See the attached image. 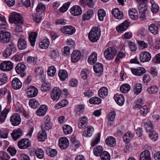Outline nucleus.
I'll return each instance as SVG.
<instances>
[{"mask_svg": "<svg viewBox=\"0 0 160 160\" xmlns=\"http://www.w3.org/2000/svg\"><path fill=\"white\" fill-rule=\"evenodd\" d=\"M101 30L97 27H93L88 34L89 40L92 42H96L99 39L101 36Z\"/></svg>", "mask_w": 160, "mask_h": 160, "instance_id": "f257e3e1", "label": "nucleus"}, {"mask_svg": "<svg viewBox=\"0 0 160 160\" xmlns=\"http://www.w3.org/2000/svg\"><path fill=\"white\" fill-rule=\"evenodd\" d=\"M117 53V51L116 49L113 47H110L105 50L104 52L103 55L106 59L110 60L113 59Z\"/></svg>", "mask_w": 160, "mask_h": 160, "instance_id": "f03ea898", "label": "nucleus"}, {"mask_svg": "<svg viewBox=\"0 0 160 160\" xmlns=\"http://www.w3.org/2000/svg\"><path fill=\"white\" fill-rule=\"evenodd\" d=\"M16 51V48L15 45L13 43L9 44L3 52V56L5 58H7Z\"/></svg>", "mask_w": 160, "mask_h": 160, "instance_id": "7ed1b4c3", "label": "nucleus"}, {"mask_svg": "<svg viewBox=\"0 0 160 160\" xmlns=\"http://www.w3.org/2000/svg\"><path fill=\"white\" fill-rule=\"evenodd\" d=\"M138 3L137 7L140 12L148 11V2L147 0H136Z\"/></svg>", "mask_w": 160, "mask_h": 160, "instance_id": "20e7f679", "label": "nucleus"}, {"mask_svg": "<svg viewBox=\"0 0 160 160\" xmlns=\"http://www.w3.org/2000/svg\"><path fill=\"white\" fill-rule=\"evenodd\" d=\"M10 20L12 22L15 24H22L23 22V19L22 16L18 13L13 12L11 14Z\"/></svg>", "mask_w": 160, "mask_h": 160, "instance_id": "39448f33", "label": "nucleus"}, {"mask_svg": "<svg viewBox=\"0 0 160 160\" xmlns=\"http://www.w3.org/2000/svg\"><path fill=\"white\" fill-rule=\"evenodd\" d=\"M13 67V63L9 61H4L0 64V69L4 72L10 71Z\"/></svg>", "mask_w": 160, "mask_h": 160, "instance_id": "423d86ee", "label": "nucleus"}, {"mask_svg": "<svg viewBox=\"0 0 160 160\" xmlns=\"http://www.w3.org/2000/svg\"><path fill=\"white\" fill-rule=\"evenodd\" d=\"M11 39V35L8 32L2 31L0 33V41L3 43H8Z\"/></svg>", "mask_w": 160, "mask_h": 160, "instance_id": "0eeeda50", "label": "nucleus"}, {"mask_svg": "<svg viewBox=\"0 0 160 160\" xmlns=\"http://www.w3.org/2000/svg\"><path fill=\"white\" fill-rule=\"evenodd\" d=\"M61 91L58 87H55L52 89L51 94V98L54 101H57L60 97Z\"/></svg>", "mask_w": 160, "mask_h": 160, "instance_id": "6e6552de", "label": "nucleus"}, {"mask_svg": "<svg viewBox=\"0 0 160 160\" xmlns=\"http://www.w3.org/2000/svg\"><path fill=\"white\" fill-rule=\"evenodd\" d=\"M139 57L140 61L142 62H145L149 61L151 58V54L148 52L143 51L139 54Z\"/></svg>", "mask_w": 160, "mask_h": 160, "instance_id": "1a4fd4ad", "label": "nucleus"}, {"mask_svg": "<svg viewBox=\"0 0 160 160\" xmlns=\"http://www.w3.org/2000/svg\"><path fill=\"white\" fill-rule=\"evenodd\" d=\"M31 144V142L28 139L23 138L18 142V146L20 149H25L28 148Z\"/></svg>", "mask_w": 160, "mask_h": 160, "instance_id": "9d476101", "label": "nucleus"}, {"mask_svg": "<svg viewBox=\"0 0 160 160\" xmlns=\"http://www.w3.org/2000/svg\"><path fill=\"white\" fill-rule=\"evenodd\" d=\"M58 145L60 148L66 149L69 146V140L66 137L60 138L58 140Z\"/></svg>", "mask_w": 160, "mask_h": 160, "instance_id": "9b49d317", "label": "nucleus"}, {"mask_svg": "<svg viewBox=\"0 0 160 160\" xmlns=\"http://www.w3.org/2000/svg\"><path fill=\"white\" fill-rule=\"evenodd\" d=\"M130 24L128 21L126 20L116 27V29L118 32L122 33L127 29Z\"/></svg>", "mask_w": 160, "mask_h": 160, "instance_id": "f8f14e48", "label": "nucleus"}, {"mask_svg": "<svg viewBox=\"0 0 160 160\" xmlns=\"http://www.w3.org/2000/svg\"><path fill=\"white\" fill-rule=\"evenodd\" d=\"M61 31L65 34L72 35L75 33L76 31L75 28L71 26H63L60 29Z\"/></svg>", "mask_w": 160, "mask_h": 160, "instance_id": "ddd939ff", "label": "nucleus"}, {"mask_svg": "<svg viewBox=\"0 0 160 160\" xmlns=\"http://www.w3.org/2000/svg\"><path fill=\"white\" fill-rule=\"evenodd\" d=\"M26 69V66L21 62L18 63L15 68L17 73L18 74H22L23 76H25L26 74L25 72Z\"/></svg>", "mask_w": 160, "mask_h": 160, "instance_id": "4468645a", "label": "nucleus"}, {"mask_svg": "<svg viewBox=\"0 0 160 160\" xmlns=\"http://www.w3.org/2000/svg\"><path fill=\"white\" fill-rule=\"evenodd\" d=\"M71 14L74 16L80 15L82 12L81 7L78 5H74L70 9Z\"/></svg>", "mask_w": 160, "mask_h": 160, "instance_id": "2eb2a0df", "label": "nucleus"}, {"mask_svg": "<svg viewBox=\"0 0 160 160\" xmlns=\"http://www.w3.org/2000/svg\"><path fill=\"white\" fill-rule=\"evenodd\" d=\"M27 93L29 97H34L37 95L38 91L36 87L34 86H31L27 88Z\"/></svg>", "mask_w": 160, "mask_h": 160, "instance_id": "dca6fc26", "label": "nucleus"}, {"mask_svg": "<svg viewBox=\"0 0 160 160\" xmlns=\"http://www.w3.org/2000/svg\"><path fill=\"white\" fill-rule=\"evenodd\" d=\"M126 56L125 52L124 50L119 51L114 61L113 62L114 64L118 65L121 62V60L124 58Z\"/></svg>", "mask_w": 160, "mask_h": 160, "instance_id": "f3484780", "label": "nucleus"}, {"mask_svg": "<svg viewBox=\"0 0 160 160\" xmlns=\"http://www.w3.org/2000/svg\"><path fill=\"white\" fill-rule=\"evenodd\" d=\"M111 13L116 19H120L123 17V12L118 8L112 9Z\"/></svg>", "mask_w": 160, "mask_h": 160, "instance_id": "a211bd4d", "label": "nucleus"}, {"mask_svg": "<svg viewBox=\"0 0 160 160\" xmlns=\"http://www.w3.org/2000/svg\"><path fill=\"white\" fill-rule=\"evenodd\" d=\"M10 121L13 126L19 125L21 122V119L19 115L18 114H13L10 117Z\"/></svg>", "mask_w": 160, "mask_h": 160, "instance_id": "6ab92c4d", "label": "nucleus"}, {"mask_svg": "<svg viewBox=\"0 0 160 160\" xmlns=\"http://www.w3.org/2000/svg\"><path fill=\"white\" fill-rule=\"evenodd\" d=\"M81 56V53L80 51H74L71 55V62L73 63L78 62L80 59Z\"/></svg>", "mask_w": 160, "mask_h": 160, "instance_id": "aec40b11", "label": "nucleus"}, {"mask_svg": "<svg viewBox=\"0 0 160 160\" xmlns=\"http://www.w3.org/2000/svg\"><path fill=\"white\" fill-rule=\"evenodd\" d=\"M114 98L116 102L119 105L122 106L124 104L125 99L122 95L118 93L114 95Z\"/></svg>", "mask_w": 160, "mask_h": 160, "instance_id": "412c9836", "label": "nucleus"}, {"mask_svg": "<svg viewBox=\"0 0 160 160\" xmlns=\"http://www.w3.org/2000/svg\"><path fill=\"white\" fill-rule=\"evenodd\" d=\"M132 73L137 76H141L146 72L145 69L142 67H139L137 68H132L131 69Z\"/></svg>", "mask_w": 160, "mask_h": 160, "instance_id": "4be33fe9", "label": "nucleus"}, {"mask_svg": "<svg viewBox=\"0 0 160 160\" xmlns=\"http://www.w3.org/2000/svg\"><path fill=\"white\" fill-rule=\"evenodd\" d=\"M47 110V107L45 105H42L36 111V113L38 116H43L45 115Z\"/></svg>", "mask_w": 160, "mask_h": 160, "instance_id": "5701e85b", "label": "nucleus"}, {"mask_svg": "<svg viewBox=\"0 0 160 160\" xmlns=\"http://www.w3.org/2000/svg\"><path fill=\"white\" fill-rule=\"evenodd\" d=\"M12 84L13 88L15 90L20 88L22 85V82L17 78H13L12 82Z\"/></svg>", "mask_w": 160, "mask_h": 160, "instance_id": "b1692460", "label": "nucleus"}, {"mask_svg": "<svg viewBox=\"0 0 160 160\" xmlns=\"http://www.w3.org/2000/svg\"><path fill=\"white\" fill-rule=\"evenodd\" d=\"M151 158L150 152L145 150L141 153L139 160H151Z\"/></svg>", "mask_w": 160, "mask_h": 160, "instance_id": "393cba45", "label": "nucleus"}, {"mask_svg": "<svg viewBox=\"0 0 160 160\" xmlns=\"http://www.w3.org/2000/svg\"><path fill=\"white\" fill-rule=\"evenodd\" d=\"M105 143L108 146L111 147H114L116 144V139L112 136L108 137L105 140Z\"/></svg>", "mask_w": 160, "mask_h": 160, "instance_id": "a878e982", "label": "nucleus"}, {"mask_svg": "<svg viewBox=\"0 0 160 160\" xmlns=\"http://www.w3.org/2000/svg\"><path fill=\"white\" fill-rule=\"evenodd\" d=\"M34 72L36 77L43 78L45 75L44 69L41 67H38L35 69Z\"/></svg>", "mask_w": 160, "mask_h": 160, "instance_id": "bb28decb", "label": "nucleus"}, {"mask_svg": "<svg viewBox=\"0 0 160 160\" xmlns=\"http://www.w3.org/2000/svg\"><path fill=\"white\" fill-rule=\"evenodd\" d=\"M98 94L100 98H105L108 95V88L105 87H101L98 91Z\"/></svg>", "mask_w": 160, "mask_h": 160, "instance_id": "cd10ccee", "label": "nucleus"}, {"mask_svg": "<svg viewBox=\"0 0 160 160\" xmlns=\"http://www.w3.org/2000/svg\"><path fill=\"white\" fill-rule=\"evenodd\" d=\"M116 116V113L114 111L110 112L108 115V125L109 126L113 125L114 119Z\"/></svg>", "mask_w": 160, "mask_h": 160, "instance_id": "c85d7f7f", "label": "nucleus"}, {"mask_svg": "<svg viewBox=\"0 0 160 160\" xmlns=\"http://www.w3.org/2000/svg\"><path fill=\"white\" fill-rule=\"evenodd\" d=\"M144 104L143 100L140 98L134 102L133 107L134 109L140 110Z\"/></svg>", "mask_w": 160, "mask_h": 160, "instance_id": "c756f323", "label": "nucleus"}, {"mask_svg": "<svg viewBox=\"0 0 160 160\" xmlns=\"http://www.w3.org/2000/svg\"><path fill=\"white\" fill-rule=\"evenodd\" d=\"M18 46L19 49H25L27 46L26 40L23 38H20L18 40Z\"/></svg>", "mask_w": 160, "mask_h": 160, "instance_id": "7c9ffc66", "label": "nucleus"}, {"mask_svg": "<svg viewBox=\"0 0 160 160\" xmlns=\"http://www.w3.org/2000/svg\"><path fill=\"white\" fill-rule=\"evenodd\" d=\"M130 18L133 20H136L138 18V12L135 8H130L128 12Z\"/></svg>", "mask_w": 160, "mask_h": 160, "instance_id": "2f4dec72", "label": "nucleus"}, {"mask_svg": "<svg viewBox=\"0 0 160 160\" xmlns=\"http://www.w3.org/2000/svg\"><path fill=\"white\" fill-rule=\"evenodd\" d=\"M58 75L60 80L62 81H64L68 77V74L67 71L63 69L59 70Z\"/></svg>", "mask_w": 160, "mask_h": 160, "instance_id": "473e14b6", "label": "nucleus"}, {"mask_svg": "<svg viewBox=\"0 0 160 160\" xmlns=\"http://www.w3.org/2000/svg\"><path fill=\"white\" fill-rule=\"evenodd\" d=\"M93 14V12L92 10H88L83 14L82 20L85 21L89 20L92 18Z\"/></svg>", "mask_w": 160, "mask_h": 160, "instance_id": "72a5a7b5", "label": "nucleus"}, {"mask_svg": "<svg viewBox=\"0 0 160 160\" xmlns=\"http://www.w3.org/2000/svg\"><path fill=\"white\" fill-rule=\"evenodd\" d=\"M38 36V33L35 32H31L29 36V39L32 46H34Z\"/></svg>", "mask_w": 160, "mask_h": 160, "instance_id": "f704fd0d", "label": "nucleus"}, {"mask_svg": "<svg viewBox=\"0 0 160 160\" xmlns=\"http://www.w3.org/2000/svg\"><path fill=\"white\" fill-rule=\"evenodd\" d=\"M59 52L57 49L51 48L49 56L51 59L55 60L58 58Z\"/></svg>", "mask_w": 160, "mask_h": 160, "instance_id": "c9c22d12", "label": "nucleus"}, {"mask_svg": "<svg viewBox=\"0 0 160 160\" xmlns=\"http://www.w3.org/2000/svg\"><path fill=\"white\" fill-rule=\"evenodd\" d=\"M134 136L133 133L130 131H128L123 136V139L124 141L126 143H128L130 142L132 138Z\"/></svg>", "mask_w": 160, "mask_h": 160, "instance_id": "e433bc0d", "label": "nucleus"}, {"mask_svg": "<svg viewBox=\"0 0 160 160\" xmlns=\"http://www.w3.org/2000/svg\"><path fill=\"white\" fill-rule=\"evenodd\" d=\"M50 45V41L48 38L43 39L39 42V46L42 49H46Z\"/></svg>", "mask_w": 160, "mask_h": 160, "instance_id": "4c0bfd02", "label": "nucleus"}, {"mask_svg": "<svg viewBox=\"0 0 160 160\" xmlns=\"http://www.w3.org/2000/svg\"><path fill=\"white\" fill-rule=\"evenodd\" d=\"M97 53L95 52H93L88 57V62L90 64L92 65L97 62Z\"/></svg>", "mask_w": 160, "mask_h": 160, "instance_id": "58836bf2", "label": "nucleus"}, {"mask_svg": "<svg viewBox=\"0 0 160 160\" xmlns=\"http://www.w3.org/2000/svg\"><path fill=\"white\" fill-rule=\"evenodd\" d=\"M71 142L76 149L78 148L81 145L80 142L77 139L74 135H72L71 136Z\"/></svg>", "mask_w": 160, "mask_h": 160, "instance_id": "ea45409f", "label": "nucleus"}, {"mask_svg": "<svg viewBox=\"0 0 160 160\" xmlns=\"http://www.w3.org/2000/svg\"><path fill=\"white\" fill-rule=\"evenodd\" d=\"M51 84L48 81H45L41 86V90L43 92L49 90L51 88Z\"/></svg>", "mask_w": 160, "mask_h": 160, "instance_id": "a19ab883", "label": "nucleus"}, {"mask_svg": "<svg viewBox=\"0 0 160 160\" xmlns=\"http://www.w3.org/2000/svg\"><path fill=\"white\" fill-rule=\"evenodd\" d=\"M47 134L45 131H40L38 135L37 139L39 141L43 142L47 138Z\"/></svg>", "mask_w": 160, "mask_h": 160, "instance_id": "79ce46f5", "label": "nucleus"}, {"mask_svg": "<svg viewBox=\"0 0 160 160\" xmlns=\"http://www.w3.org/2000/svg\"><path fill=\"white\" fill-rule=\"evenodd\" d=\"M94 72L97 73L101 74L103 71V66L102 64L100 63H97L93 66Z\"/></svg>", "mask_w": 160, "mask_h": 160, "instance_id": "37998d69", "label": "nucleus"}, {"mask_svg": "<svg viewBox=\"0 0 160 160\" xmlns=\"http://www.w3.org/2000/svg\"><path fill=\"white\" fill-rule=\"evenodd\" d=\"M9 111V108H5L0 114V122L1 123L4 122L7 117L8 113Z\"/></svg>", "mask_w": 160, "mask_h": 160, "instance_id": "c03bdc74", "label": "nucleus"}, {"mask_svg": "<svg viewBox=\"0 0 160 160\" xmlns=\"http://www.w3.org/2000/svg\"><path fill=\"white\" fill-rule=\"evenodd\" d=\"M148 29L149 31L154 35H156L158 33V27L155 24H152L148 26Z\"/></svg>", "mask_w": 160, "mask_h": 160, "instance_id": "a18cd8bd", "label": "nucleus"}, {"mask_svg": "<svg viewBox=\"0 0 160 160\" xmlns=\"http://www.w3.org/2000/svg\"><path fill=\"white\" fill-rule=\"evenodd\" d=\"M131 87L130 85L127 83H124L122 85L120 88V89L121 92L123 93H126L130 90Z\"/></svg>", "mask_w": 160, "mask_h": 160, "instance_id": "49530a36", "label": "nucleus"}, {"mask_svg": "<svg viewBox=\"0 0 160 160\" xmlns=\"http://www.w3.org/2000/svg\"><path fill=\"white\" fill-rule=\"evenodd\" d=\"M140 115L143 116H145L150 111V108L149 107L145 104L139 110Z\"/></svg>", "mask_w": 160, "mask_h": 160, "instance_id": "de8ad7c7", "label": "nucleus"}, {"mask_svg": "<svg viewBox=\"0 0 160 160\" xmlns=\"http://www.w3.org/2000/svg\"><path fill=\"white\" fill-rule=\"evenodd\" d=\"M84 108V105L82 104L78 105L75 107L74 112L77 115L80 116L82 113Z\"/></svg>", "mask_w": 160, "mask_h": 160, "instance_id": "09e8293b", "label": "nucleus"}, {"mask_svg": "<svg viewBox=\"0 0 160 160\" xmlns=\"http://www.w3.org/2000/svg\"><path fill=\"white\" fill-rule=\"evenodd\" d=\"M8 76L5 73L0 74V86L6 83L8 81Z\"/></svg>", "mask_w": 160, "mask_h": 160, "instance_id": "8fccbe9b", "label": "nucleus"}, {"mask_svg": "<svg viewBox=\"0 0 160 160\" xmlns=\"http://www.w3.org/2000/svg\"><path fill=\"white\" fill-rule=\"evenodd\" d=\"M103 152V148L100 145L96 146L93 150L94 154L96 156H100Z\"/></svg>", "mask_w": 160, "mask_h": 160, "instance_id": "3c124183", "label": "nucleus"}, {"mask_svg": "<svg viewBox=\"0 0 160 160\" xmlns=\"http://www.w3.org/2000/svg\"><path fill=\"white\" fill-rule=\"evenodd\" d=\"M97 0H81V2L89 8H92L95 5Z\"/></svg>", "mask_w": 160, "mask_h": 160, "instance_id": "603ef678", "label": "nucleus"}, {"mask_svg": "<svg viewBox=\"0 0 160 160\" xmlns=\"http://www.w3.org/2000/svg\"><path fill=\"white\" fill-rule=\"evenodd\" d=\"M46 152L48 156L54 157L57 154V151L56 149H52L50 148L46 149Z\"/></svg>", "mask_w": 160, "mask_h": 160, "instance_id": "864d4df0", "label": "nucleus"}, {"mask_svg": "<svg viewBox=\"0 0 160 160\" xmlns=\"http://www.w3.org/2000/svg\"><path fill=\"white\" fill-rule=\"evenodd\" d=\"M29 104L30 107L33 109L37 108L39 105L38 101L35 98L30 99L29 102Z\"/></svg>", "mask_w": 160, "mask_h": 160, "instance_id": "5fc2aeb1", "label": "nucleus"}, {"mask_svg": "<svg viewBox=\"0 0 160 160\" xmlns=\"http://www.w3.org/2000/svg\"><path fill=\"white\" fill-rule=\"evenodd\" d=\"M22 134V131H13L11 133V136L13 139L16 141L21 136Z\"/></svg>", "mask_w": 160, "mask_h": 160, "instance_id": "6e6d98bb", "label": "nucleus"}, {"mask_svg": "<svg viewBox=\"0 0 160 160\" xmlns=\"http://www.w3.org/2000/svg\"><path fill=\"white\" fill-rule=\"evenodd\" d=\"M68 102L67 100H63L56 104L55 106V108L58 109L64 107L66 106L68 104Z\"/></svg>", "mask_w": 160, "mask_h": 160, "instance_id": "4d7b16f0", "label": "nucleus"}, {"mask_svg": "<svg viewBox=\"0 0 160 160\" xmlns=\"http://www.w3.org/2000/svg\"><path fill=\"white\" fill-rule=\"evenodd\" d=\"M149 137L154 141H156L158 138V134L155 131H150L149 134Z\"/></svg>", "mask_w": 160, "mask_h": 160, "instance_id": "13d9d810", "label": "nucleus"}, {"mask_svg": "<svg viewBox=\"0 0 160 160\" xmlns=\"http://www.w3.org/2000/svg\"><path fill=\"white\" fill-rule=\"evenodd\" d=\"M101 160H110L111 157L109 152L104 151L100 156Z\"/></svg>", "mask_w": 160, "mask_h": 160, "instance_id": "bf43d9fd", "label": "nucleus"}, {"mask_svg": "<svg viewBox=\"0 0 160 160\" xmlns=\"http://www.w3.org/2000/svg\"><path fill=\"white\" fill-rule=\"evenodd\" d=\"M142 90V86L140 83H137L134 86L133 91L134 93L137 95L139 94Z\"/></svg>", "mask_w": 160, "mask_h": 160, "instance_id": "052dcab7", "label": "nucleus"}, {"mask_svg": "<svg viewBox=\"0 0 160 160\" xmlns=\"http://www.w3.org/2000/svg\"><path fill=\"white\" fill-rule=\"evenodd\" d=\"M106 15V12L104 10L102 9H99L98 12V19L100 21H103Z\"/></svg>", "mask_w": 160, "mask_h": 160, "instance_id": "680f3d73", "label": "nucleus"}, {"mask_svg": "<svg viewBox=\"0 0 160 160\" xmlns=\"http://www.w3.org/2000/svg\"><path fill=\"white\" fill-rule=\"evenodd\" d=\"M141 13L139 19L141 21H143L145 19H149L150 17V13L148 11L143 12H140Z\"/></svg>", "mask_w": 160, "mask_h": 160, "instance_id": "e2e57ef3", "label": "nucleus"}, {"mask_svg": "<svg viewBox=\"0 0 160 160\" xmlns=\"http://www.w3.org/2000/svg\"><path fill=\"white\" fill-rule=\"evenodd\" d=\"M158 88L156 86H152L147 89V91L151 94H155L157 93L158 91Z\"/></svg>", "mask_w": 160, "mask_h": 160, "instance_id": "0e129e2a", "label": "nucleus"}, {"mask_svg": "<svg viewBox=\"0 0 160 160\" xmlns=\"http://www.w3.org/2000/svg\"><path fill=\"white\" fill-rule=\"evenodd\" d=\"M102 100L97 97L91 98L89 100V102L91 104H98L101 102Z\"/></svg>", "mask_w": 160, "mask_h": 160, "instance_id": "69168bd1", "label": "nucleus"}, {"mask_svg": "<svg viewBox=\"0 0 160 160\" xmlns=\"http://www.w3.org/2000/svg\"><path fill=\"white\" fill-rule=\"evenodd\" d=\"M0 158L1 160H9L10 159V156L8 153L4 151H0Z\"/></svg>", "mask_w": 160, "mask_h": 160, "instance_id": "338daca9", "label": "nucleus"}, {"mask_svg": "<svg viewBox=\"0 0 160 160\" xmlns=\"http://www.w3.org/2000/svg\"><path fill=\"white\" fill-rule=\"evenodd\" d=\"M32 17L33 21L37 23L41 22L42 20V16L39 13L33 14Z\"/></svg>", "mask_w": 160, "mask_h": 160, "instance_id": "774afa93", "label": "nucleus"}]
</instances>
